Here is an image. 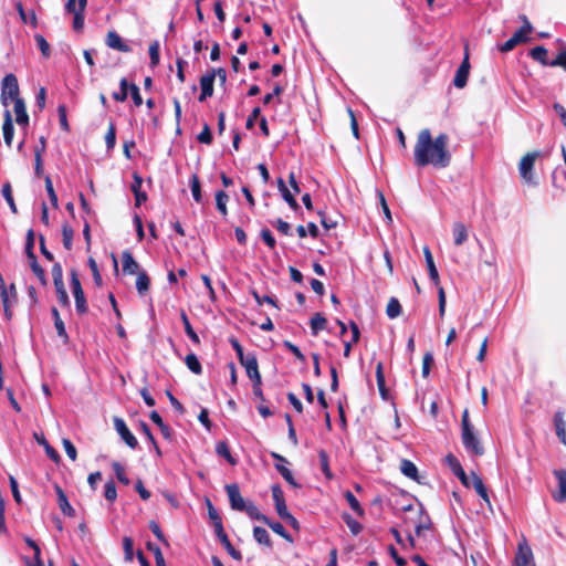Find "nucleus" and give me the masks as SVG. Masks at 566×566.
Segmentation results:
<instances>
[{
  "instance_id": "nucleus-1",
  "label": "nucleus",
  "mask_w": 566,
  "mask_h": 566,
  "mask_svg": "<svg viewBox=\"0 0 566 566\" xmlns=\"http://www.w3.org/2000/svg\"><path fill=\"white\" fill-rule=\"evenodd\" d=\"M413 163L417 167L432 165L436 168H446L451 163L449 151V136L444 133L432 138L429 128L421 129L417 135L413 148Z\"/></svg>"
},
{
  "instance_id": "nucleus-2",
  "label": "nucleus",
  "mask_w": 566,
  "mask_h": 566,
  "mask_svg": "<svg viewBox=\"0 0 566 566\" xmlns=\"http://www.w3.org/2000/svg\"><path fill=\"white\" fill-rule=\"evenodd\" d=\"M461 439L464 449L473 455L484 454V448L475 434L474 427L469 418V410L464 409L461 418Z\"/></svg>"
},
{
  "instance_id": "nucleus-3",
  "label": "nucleus",
  "mask_w": 566,
  "mask_h": 566,
  "mask_svg": "<svg viewBox=\"0 0 566 566\" xmlns=\"http://www.w3.org/2000/svg\"><path fill=\"white\" fill-rule=\"evenodd\" d=\"M423 255L426 260V264L428 268V273L431 279V281L434 283L436 286H438V300H439V315L440 317H443L446 314V293L443 287L440 285V277L438 270L434 264L433 255L428 247L423 248Z\"/></svg>"
},
{
  "instance_id": "nucleus-4",
  "label": "nucleus",
  "mask_w": 566,
  "mask_h": 566,
  "mask_svg": "<svg viewBox=\"0 0 566 566\" xmlns=\"http://www.w3.org/2000/svg\"><path fill=\"white\" fill-rule=\"evenodd\" d=\"M541 153L539 151H531V153H527L525 154L521 161H520V165H518V170H520V175L522 177V179L528 184V185H537L535 178H534V175H533V169H534V164H535V160L537 157H539Z\"/></svg>"
},
{
  "instance_id": "nucleus-5",
  "label": "nucleus",
  "mask_w": 566,
  "mask_h": 566,
  "mask_svg": "<svg viewBox=\"0 0 566 566\" xmlns=\"http://www.w3.org/2000/svg\"><path fill=\"white\" fill-rule=\"evenodd\" d=\"M71 287L75 298V308L80 315H84L88 312L84 291L82 289L81 281L75 270L71 271Z\"/></svg>"
},
{
  "instance_id": "nucleus-6",
  "label": "nucleus",
  "mask_w": 566,
  "mask_h": 566,
  "mask_svg": "<svg viewBox=\"0 0 566 566\" xmlns=\"http://www.w3.org/2000/svg\"><path fill=\"white\" fill-rule=\"evenodd\" d=\"M11 98L13 102L17 98H21L19 96V84L18 78L14 74H7L1 83V101L3 105H7V98Z\"/></svg>"
},
{
  "instance_id": "nucleus-7",
  "label": "nucleus",
  "mask_w": 566,
  "mask_h": 566,
  "mask_svg": "<svg viewBox=\"0 0 566 566\" xmlns=\"http://www.w3.org/2000/svg\"><path fill=\"white\" fill-rule=\"evenodd\" d=\"M514 566H536L532 548L525 539L518 543L517 553L514 558Z\"/></svg>"
},
{
  "instance_id": "nucleus-8",
  "label": "nucleus",
  "mask_w": 566,
  "mask_h": 566,
  "mask_svg": "<svg viewBox=\"0 0 566 566\" xmlns=\"http://www.w3.org/2000/svg\"><path fill=\"white\" fill-rule=\"evenodd\" d=\"M114 427H115L117 433L124 440V442L130 449H136L138 447V441H137L136 437L132 433V431L128 429L127 424L125 423V421L122 418H118V417L114 418Z\"/></svg>"
},
{
  "instance_id": "nucleus-9",
  "label": "nucleus",
  "mask_w": 566,
  "mask_h": 566,
  "mask_svg": "<svg viewBox=\"0 0 566 566\" xmlns=\"http://www.w3.org/2000/svg\"><path fill=\"white\" fill-rule=\"evenodd\" d=\"M226 491L231 509L239 512L243 511L248 501L242 497L239 485L237 483L227 484Z\"/></svg>"
},
{
  "instance_id": "nucleus-10",
  "label": "nucleus",
  "mask_w": 566,
  "mask_h": 566,
  "mask_svg": "<svg viewBox=\"0 0 566 566\" xmlns=\"http://www.w3.org/2000/svg\"><path fill=\"white\" fill-rule=\"evenodd\" d=\"M469 73H470L469 52H468V49H465L463 61L460 64L459 69L457 70L455 76L453 78L454 86L458 88H463L468 83Z\"/></svg>"
},
{
  "instance_id": "nucleus-11",
  "label": "nucleus",
  "mask_w": 566,
  "mask_h": 566,
  "mask_svg": "<svg viewBox=\"0 0 566 566\" xmlns=\"http://www.w3.org/2000/svg\"><path fill=\"white\" fill-rule=\"evenodd\" d=\"M247 371V376L253 384L262 382L261 374L259 371L258 359L254 354H248L244 363L241 364Z\"/></svg>"
},
{
  "instance_id": "nucleus-12",
  "label": "nucleus",
  "mask_w": 566,
  "mask_h": 566,
  "mask_svg": "<svg viewBox=\"0 0 566 566\" xmlns=\"http://www.w3.org/2000/svg\"><path fill=\"white\" fill-rule=\"evenodd\" d=\"M216 535L220 539L223 547L227 549L228 554L235 560L240 562L242 560V554L240 551L235 549L233 545L231 544L228 534L224 531L223 526H219L218 530L214 531Z\"/></svg>"
},
{
  "instance_id": "nucleus-13",
  "label": "nucleus",
  "mask_w": 566,
  "mask_h": 566,
  "mask_svg": "<svg viewBox=\"0 0 566 566\" xmlns=\"http://www.w3.org/2000/svg\"><path fill=\"white\" fill-rule=\"evenodd\" d=\"M214 74L206 73L200 77L201 93L198 97L199 102L206 101L213 95Z\"/></svg>"
},
{
  "instance_id": "nucleus-14",
  "label": "nucleus",
  "mask_w": 566,
  "mask_h": 566,
  "mask_svg": "<svg viewBox=\"0 0 566 566\" xmlns=\"http://www.w3.org/2000/svg\"><path fill=\"white\" fill-rule=\"evenodd\" d=\"M106 45L119 52L127 53L130 51L128 44H126L120 35L116 31H108L106 35Z\"/></svg>"
},
{
  "instance_id": "nucleus-15",
  "label": "nucleus",
  "mask_w": 566,
  "mask_h": 566,
  "mask_svg": "<svg viewBox=\"0 0 566 566\" xmlns=\"http://www.w3.org/2000/svg\"><path fill=\"white\" fill-rule=\"evenodd\" d=\"M122 265L123 272L126 274H137L139 271V264L134 259L132 252L129 250H125L122 252Z\"/></svg>"
},
{
  "instance_id": "nucleus-16",
  "label": "nucleus",
  "mask_w": 566,
  "mask_h": 566,
  "mask_svg": "<svg viewBox=\"0 0 566 566\" xmlns=\"http://www.w3.org/2000/svg\"><path fill=\"white\" fill-rule=\"evenodd\" d=\"M417 514L419 516V520L415 524V532L417 536H420L423 531L430 530L432 523L430 516L426 513L422 504H419L417 509Z\"/></svg>"
},
{
  "instance_id": "nucleus-17",
  "label": "nucleus",
  "mask_w": 566,
  "mask_h": 566,
  "mask_svg": "<svg viewBox=\"0 0 566 566\" xmlns=\"http://www.w3.org/2000/svg\"><path fill=\"white\" fill-rule=\"evenodd\" d=\"M55 491H56V495H57L59 507L62 511V513L69 517L75 516V510L70 504L67 496L64 493V491L61 489V486L55 485Z\"/></svg>"
},
{
  "instance_id": "nucleus-18",
  "label": "nucleus",
  "mask_w": 566,
  "mask_h": 566,
  "mask_svg": "<svg viewBox=\"0 0 566 566\" xmlns=\"http://www.w3.org/2000/svg\"><path fill=\"white\" fill-rule=\"evenodd\" d=\"M3 117L4 118H3V125H2V133H3L4 143L8 147H11L12 138H13V134H14V127L12 124V117H11L10 111L7 109L4 112Z\"/></svg>"
},
{
  "instance_id": "nucleus-19",
  "label": "nucleus",
  "mask_w": 566,
  "mask_h": 566,
  "mask_svg": "<svg viewBox=\"0 0 566 566\" xmlns=\"http://www.w3.org/2000/svg\"><path fill=\"white\" fill-rule=\"evenodd\" d=\"M51 313L54 319V326L59 337L62 339L63 344L67 345L70 343V337L66 333L64 322L62 321L57 308L52 307Z\"/></svg>"
},
{
  "instance_id": "nucleus-20",
  "label": "nucleus",
  "mask_w": 566,
  "mask_h": 566,
  "mask_svg": "<svg viewBox=\"0 0 566 566\" xmlns=\"http://www.w3.org/2000/svg\"><path fill=\"white\" fill-rule=\"evenodd\" d=\"M554 476L558 482V493L554 495L556 502L566 501V470H555Z\"/></svg>"
},
{
  "instance_id": "nucleus-21",
  "label": "nucleus",
  "mask_w": 566,
  "mask_h": 566,
  "mask_svg": "<svg viewBox=\"0 0 566 566\" xmlns=\"http://www.w3.org/2000/svg\"><path fill=\"white\" fill-rule=\"evenodd\" d=\"M277 188L283 197V199L287 202L290 208L294 211L300 209V205L297 203L294 195L289 190L284 180L282 178L277 179Z\"/></svg>"
},
{
  "instance_id": "nucleus-22",
  "label": "nucleus",
  "mask_w": 566,
  "mask_h": 566,
  "mask_svg": "<svg viewBox=\"0 0 566 566\" xmlns=\"http://www.w3.org/2000/svg\"><path fill=\"white\" fill-rule=\"evenodd\" d=\"M87 0H78L77 11L74 12L73 19V30L77 33H81L84 29V12L86 8Z\"/></svg>"
},
{
  "instance_id": "nucleus-23",
  "label": "nucleus",
  "mask_w": 566,
  "mask_h": 566,
  "mask_svg": "<svg viewBox=\"0 0 566 566\" xmlns=\"http://www.w3.org/2000/svg\"><path fill=\"white\" fill-rule=\"evenodd\" d=\"M554 426H555V431H556L557 438L564 446H566V422L564 420L563 411L555 412Z\"/></svg>"
},
{
  "instance_id": "nucleus-24",
  "label": "nucleus",
  "mask_w": 566,
  "mask_h": 566,
  "mask_svg": "<svg viewBox=\"0 0 566 566\" xmlns=\"http://www.w3.org/2000/svg\"><path fill=\"white\" fill-rule=\"evenodd\" d=\"M471 480H472V486L474 488V490L476 491V493L482 497V500L488 504L490 505L491 504V501H490V496H489V493H488V489L486 486L484 485L482 479L480 475H478L475 472H471Z\"/></svg>"
},
{
  "instance_id": "nucleus-25",
  "label": "nucleus",
  "mask_w": 566,
  "mask_h": 566,
  "mask_svg": "<svg viewBox=\"0 0 566 566\" xmlns=\"http://www.w3.org/2000/svg\"><path fill=\"white\" fill-rule=\"evenodd\" d=\"M14 103L15 122L19 125L27 126L29 124V115L22 98H17Z\"/></svg>"
},
{
  "instance_id": "nucleus-26",
  "label": "nucleus",
  "mask_w": 566,
  "mask_h": 566,
  "mask_svg": "<svg viewBox=\"0 0 566 566\" xmlns=\"http://www.w3.org/2000/svg\"><path fill=\"white\" fill-rule=\"evenodd\" d=\"M400 470L407 478L420 483L418 469L412 461L407 459L401 460Z\"/></svg>"
},
{
  "instance_id": "nucleus-27",
  "label": "nucleus",
  "mask_w": 566,
  "mask_h": 566,
  "mask_svg": "<svg viewBox=\"0 0 566 566\" xmlns=\"http://www.w3.org/2000/svg\"><path fill=\"white\" fill-rule=\"evenodd\" d=\"M453 242L457 247L462 245L469 237L468 229L462 222L453 224Z\"/></svg>"
},
{
  "instance_id": "nucleus-28",
  "label": "nucleus",
  "mask_w": 566,
  "mask_h": 566,
  "mask_svg": "<svg viewBox=\"0 0 566 566\" xmlns=\"http://www.w3.org/2000/svg\"><path fill=\"white\" fill-rule=\"evenodd\" d=\"M242 512L247 513V515L252 520H256L262 523L268 522V516L262 514L258 506L252 501L247 502Z\"/></svg>"
},
{
  "instance_id": "nucleus-29",
  "label": "nucleus",
  "mask_w": 566,
  "mask_h": 566,
  "mask_svg": "<svg viewBox=\"0 0 566 566\" xmlns=\"http://www.w3.org/2000/svg\"><path fill=\"white\" fill-rule=\"evenodd\" d=\"M310 325L312 335L316 336L321 331L326 328L327 319L321 313H315L310 321Z\"/></svg>"
},
{
  "instance_id": "nucleus-30",
  "label": "nucleus",
  "mask_w": 566,
  "mask_h": 566,
  "mask_svg": "<svg viewBox=\"0 0 566 566\" xmlns=\"http://www.w3.org/2000/svg\"><path fill=\"white\" fill-rule=\"evenodd\" d=\"M35 439H36L38 443L44 448L46 455L53 462L59 463L61 461V457H60L59 452L48 442V440L44 438V436L38 437V434H35Z\"/></svg>"
},
{
  "instance_id": "nucleus-31",
  "label": "nucleus",
  "mask_w": 566,
  "mask_h": 566,
  "mask_svg": "<svg viewBox=\"0 0 566 566\" xmlns=\"http://www.w3.org/2000/svg\"><path fill=\"white\" fill-rule=\"evenodd\" d=\"M376 380L379 394L384 399L388 396V390L386 388V380H385V374H384V365L381 361H379L376 366Z\"/></svg>"
},
{
  "instance_id": "nucleus-32",
  "label": "nucleus",
  "mask_w": 566,
  "mask_h": 566,
  "mask_svg": "<svg viewBox=\"0 0 566 566\" xmlns=\"http://www.w3.org/2000/svg\"><path fill=\"white\" fill-rule=\"evenodd\" d=\"M216 452L219 457L224 458L230 465H235L238 463L237 459L232 457L229 444L226 441H220L217 443Z\"/></svg>"
},
{
  "instance_id": "nucleus-33",
  "label": "nucleus",
  "mask_w": 566,
  "mask_h": 566,
  "mask_svg": "<svg viewBox=\"0 0 566 566\" xmlns=\"http://www.w3.org/2000/svg\"><path fill=\"white\" fill-rule=\"evenodd\" d=\"M530 55L533 60L539 62L542 65L549 66L551 61H548V52L542 46H535L530 51Z\"/></svg>"
},
{
  "instance_id": "nucleus-34",
  "label": "nucleus",
  "mask_w": 566,
  "mask_h": 566,
  "mask_svg": "<svg viewBox=\"0 0 566 566\" xmlns=\"http://www.w3.org/2000/svg\"><path fill=\"white\" fill-rule=\"evenodd\" d=\"M253 537L259 544L264 545L266 547H272V539L265 528L255 526L253 528Z\"/></svg>"
},
{
  "instance_id": "nucleus-35",
  "label": "nucleus",
  "mask_w": 566,
  "mask_h": 566,
  "mask_svg": "<svg viewBox=\"0 0 566 566\" xmlns=\"http://www.w3.org/2000/svg\"><path fill=\"white\" fill-rule=\"evenodd\" d=\"M15 9L20 15V19L23 23L28 22V19L30 20V23L33 28L38 27V18L33 10L30 11L29 14L25 13L22 2L15 3Z\"/></svg>"
},
{
  "instance_id": "nucleus-36",
  "label": "nucleus",
  "mask_w": 566,
  "mask_h": 566,
  "mask_svg": "<svg viewBox=\"0 0 566 566\" xmlns=\"http://www.w3.org/2000/svg\"><path fill=\"white\" fill-rule=\"evenodd\" d=\"M73 237H74L73 228L67 222H64L62 224V238H63V245L67 251H71L73 248Z\"/></svg>"
},
{
  "instance_id": "nucleus-37",
  "label": "nucleus",
  "mask_w": 566,
  "mask_h": 566,
  "mask_svg": "<svg viewBox=\"0 0 566 566\" xmlns=\"http://www.w3.org/2000/svg\"><path fill=\"white\" fill-rule=\"evenodd\" d=\"M318 458L321 463V469L327 480H332L334 478V474L329 468V458L327 452L324 449H321L318 451Z\"/></svg>"
},
{
  "instance_id": "nucleus-38",
  "label": "nucleus",
  "mask_w": 566,
  "mask_h": 566,
  "mask_svg": "<svg viewBox=\"0 0 566 566\" xmlns=\"http://www.w3.org/2000/svg\"><path fill=\"white\" fill-rule=\"evenodd\" d=\"M149 286H150V279H149L148 274L145 271L138 272L137 279H136V289H137L138 293L142 295L145 294L146 292H148Z\"/></svg>"
},
{
  "instance_id": "nucleus-39",
  "label": "nucleus",
  "mask_w": 566,
  "mask_h": 566,
  "mask_svg": "<svg viewBox=\"0 0 566 566\" xmlns=\"http://www.w3.org/2000/svg\"><path fill=\"white\" fill-rule=\"evenodd\" d=\"M180 318H181V322L184 324V327H185V333L188 335V337L195 343V344H199L200 343V339H199V336L198 334L193 331L191 324H190V321L186 314L185 311H181L180 313Z\"/></svg>"
},
{
  "instance_id": "nucleus-40",
  "label": "nucleus",
  "mask_w": 566,
  "mask_h": 566,
  "mask_svg": "<svg viewBox=\"0 0 566 566\" xmlns=\"http://www.w3.org/2000/svg\"><path fill=\"white\" fill-rule=\"evenodd\" d=\"M185 364L195 375L202 374V366H201L196 354H193V353L188 354L185 357Z\"/></svg>"
},
{
  "instance_id": "nucleus-41",
  "label": "nucleus",
  "mask_w": 566,
  "mask_h": 566,
  "mask_svg": "<svg viewBox=\"0 0 566 566\" xmlns=\"http://www.w3.org/2000/svg\"><path fill=\"white\" fill-rule=\"evenodd\" d=\"M229 201V196L223 191L219 190L216 192V206L218 211L223 216H228L227 203Z\"/></svg>"
},
{
  "instance_id": "nucleus-42",
  "label": "nucleus",
  "mask_w": 566,
  "mask_h": 566,
  "mask_svg": "<svg viewBox=\"0 0 566 566\" xmlns=\"http://www.w3.org/2000/svg\"><path fill=\"white\" fill-rule=\"evenodd\" d=\"M29 260V263H30V268L32 270V272L34 273V275L39 279V281L45 285L46 284V276H45V271L43 270V268L39 264L38 262V259H36V255H34V258H28Z\"/></svg>"
},
{
  "instance_id": "nucleus-43",
  "label": "nucleus",
  "mask_w": 566,
  "mask_h": 566,
  "mask_svg": "<svg viewBox=\"0 0 566 566\" xmlns=\"http://www.w3.org/2000/svg\"><path fill=\"white\" fill-rule=\"evenodd\" d=\"M1 192H2L4 200L9 205L12 213H14V214L18 213V208H17L15 201L13 199L12 188H11V185L9 181L3 184Z\"/></svg>"
},
{
  "instance_id": "nucleus-44",
  "label": "nucleus",
  "mask_w": 566,
  "mask_h": 566,
  "mask_svg": "<svg viewBox=\"0 0 566 566\" xmlns=\"http://www.w3.org/2000/svg\"><path fill=\"white\" fill-rule=\"evenodd\" d=\"M264 524L285 541L292 542L291 535L285 531L284 526L280 522H273L268 517V522H264Z\"/></svg>"
},
{
  "instance_id": "nucleus-45",
  "label": "nucleus",
  "mask_w": 566,
  "mask_h": 566,
  "mask_svg": "<svg viewBox=\"0 0 566 566\" xmlns=\"http://www.w3.org/2000/svg\"><path fill=\"white\" fill-rule=\"evenodd\" d=\"M344 496L348 503V505L350 506V509L358 515V516H364L365 514V511L364 509L361 507L360 503L358 502V500L356 499V496L350 492V491H346L344 493Z\"/></svg>"
},
{
  "instance_id": "nucleus-46",
  "label": "nucleus",
  "mask_w": 566,
  "mask_h": 566,
  "mask_svg": "<svg viewBox=\"0 0 566 566\" xmlns=\"http://www.w3.org/2000/svg\"><path fill=\"white\" fill-rule=\"evenodd\" d=\"M276 470L280 472L282 478L293 488H300V484L295 481L291 470L281 463H275Z\"/></svg>"
},
{
  "instance_id": "nucleus-47",
  "label": "nucleus",
  "mask_w": 566,
  "mask_h": 566,
  "mask_svg": "<svg viewBox=\"0 0 566 566\" xmlns=\"http://www.w3.org/2000/svg\"><path fill=\"white\" fill-rule=\"evenodd\" d=\"M402 307L396 297H391L386 307V314L389 318H396L401 314Z\"/></svg>"
},
{
  "instance_id": "nucleus-48",
  "label": "nucleus",
  "mask_w": 566,
  "mask_h": 566,
  "mask_svg": "<svg viewBox=\"0 0 566 566\" xmlns=\"http://www.w3.org/2000/svg\"><path fill=\"white\" fill-rule=\"evenodd\" d=\"M533 30V27L531 23H526V24H523L514 34H513V39H515V41L517 42V44L520 43H524V42H527L528 41V34L532 32Z\"/></svg>"
},
{
  "instance_id": "nucleus-49",
  "label": "nucleus",
  "mask_w": 566,
  "mask_h": 566,
  "mask_svg": "<svg viewBox=\"0 0 566 566\" xmlns=\"http://www.w3.org/2000/svg\"><path fill=\"white\" fill-rule=\"evenodd\" d=\"M206 504H207V509H208L209 518L212 521V524H213V527L216 531V530H218L219 526H223L222 518L209 499H206Z\"/></svg>"
},
{
  "instance_id": "nucleus-50",
  "label": "nucleus",
  "mask_w": 566,
  "mask_h": 566,
  "mask_svg": "<svg viewBox=\"0 0 566 566\" xmlns=\"http://www.w3.org/2000/svg\"><path fill=\"white\" fill-rule=\"evenodd\" d=\"M190 188H191V192H192V197H193L195 201L198 203L201 202V200H202L201 185H200V179L197 174H193L191 176Z\"/></svg>"
},
{
  "instance_id": "nucleus-51",
  "label": "nucleus",
  "mask_w": 566,
  "mask_h": 566,
  "mask_svg": "<svg viewBox=\"0 0 566 566\" xmlns=\"http://www.w3.org/2000/svg\"><path fill=\"white\" fill-rule=\"evenodd\" d=\"M342 517H343V521L348 526V528L350 530L353 535H358L361 532V530H363L361 524L358 521H356L355 518H353V516L349 513H344L342 515Z\"/></svg>"
},
{
  "instance_id": "nucleus-52",
  "label": "nucleus",
  "mask_w": 566,
  "mask_h": 566,
  "mask_svg": "<svg viewBox=\"0 0 566 566\" xmlns=\"http://www.w3.org/2000/svg\"><path fill=\"white\" fill-rule=\"evenodd\" d=\"M44 184H45V190L48 192L50 202L53 206V208L56 209L59 207V199H57V195L53 188L52 179L50 176L44 177Z\"/></svg>"
},
{
  "instance_id": "nucleus-53",
  "label": "nucleus",
  "mask_w": 566,
  "mask_h": 566,
  "mask_svg": "<svg viewBox=\"0 0 566 566\" xmlns=\"http://www.w3.org/2000/svg\"><path fill=\"white\" fill-rule=\"evenodd\" d=\"M112 468L115 472L117 480L124 485H128L130 483L129 478L126 474L125 468L119 462H113Z\"/></svg>"
},
{
  "instance_id": "nucleus-54",
  "label": "nucleus",
  "mask_w": 566,
  "mask_h": 566,
  "mask_svg": "<svg viewBox=\"0 0 566 566\" xmlns=\"http://www.w3.org/2000/svg\"><path fill=\"white\" fill-rule=\"evenodd\" d=\"M119 92H114L112 96L116 102L123 103L128 96V82L125 77L119 81Z\"/></svg>"
},
{
  "instance_id": "nucleus-55",
  "label": "nucleus",
  "mask_w": 566,
  "mask_h": 566,
  "mask_svg": "<svg viewBox=\"0 0 566 566\" xmlns=\"http://www.w3.org/2000/svg\"><path fill=\"white\" fill-rule=\"evenodd\" d=\"M105 143L108 150L113 149L116 144V126L113 122L108 124L107 132L105 134Z\"/></svg>"
},
{
  "instance_id": "nucleus-56",
  "label": "nucleus",
  "mask_w": 566,
  "mask_h": 566,
  "mask_svg": "<svg viewBox=\"0 0 566 566\" xmlns=\"http://www.w3.org/2000/svg\"><path fill=\"white\" fill-rule=\"evenodd\" d=\"M34 40L43 55V57L48 59L51 55V48L49 42L45 40V38L42 34H35Z\"/></svg>"
},
{
  "instance_id": "nucleus-57",
  "label": "nucleus",
  "mask_w": 566,
  "mask_h": 566,
  "mask_svg": "<svg viewBox=\"0 0 566 566\" xmlns=\"http://www.w3.org/2000/svg\"><path fill=\"white\" fill-rule=\"evenodd\" d=\"M146 547L148 551H150L154 554L157 566H166L165 558H164L161 549L158 545H156L151 542H148L146 544Z\"/></svg>"
},
{
  "instance_id": "nucleus-58",
  "label": "nucleus",
  "mask_w": 566,
  "mask_h": 566,
  "mask_svg": "<svg viewBox=\"0 0 566 566\" xmlns=\"http://www.w3.org/2000/svg\"><path fill=\"white\" fill-rule=\"evenodd\" d=\"M104 496L108 502H114L117 499V491L114 480H108L105 483Z\"/></svg>"
},
{
  "instance_id": "nucleus-59",
  "label": "nucleus",
  "mask_w": 566,
  "mask_h": 566,
  "mask_svg": "<svg viewBox=\"0 0 566 566\" xmlns=\"http://www.w3.org/2000/svg\"><path fill=\"white\" fill-rule=\"evenodd\" d=\"M25 254H27V258H34L35 253H34V231L32 229H30L28 232H27V238H25Z\"/></svg>"
},
{
  "instance_id": "nucleus-60",
  "label": "nucleus",
  "mask_w": 566,
  "mask_h": 566,
  "mask_svg": "<svg viewBox=\"0 0 566 566\" xmlns=\"http://www.w3.org/2000/svg\"><path fill=\"white\" fill-rule=\"evenodd\" d=\"M57 114H59L61 129L66 133L70 132V125H69L67 115H66V106L64 104L59 105Z\"/></svg>"
},
{
  "instance_id": "nucleus-61",
  "label": "nucleus",
  "mask_w": 566,
  "mask_h": 566,
  "mask_svg": "<svg viewBox=\"0 0 566 566\" xmlns=\"http://www.w3.org/2000/svg\"><path fill=\"white\" fill-rule=\"evenodd\" d=\"M283 346L289 349L294 356L295 358L301 361V363H305L306 358L304 356V354L300 350V348L293 344L292 342L290 340H284L283 342Z\"/></svg>"
},
{
  "instance_id": "nucleus-62",
  "label": "nucleus",
  "mask_w": 566,
  "mask_h": 566,
  "mask_svg": "<svg viewBox=\"0 0 566 566\" xmlns=\"http://www.w3.org/2000/svg\"><path fill=\"white\" fill-rule=\"evenodd\" d=\"M197 139L201 144L210 145L212 143V133L210 129V126L208 124H205L202 127V130L197 136Z\"/></svg>"
},
{
  "instance_id": "nucleus-63",
  "label": "nucleus",
  "mask_w": 566,
  "mask_h": 566,
  "mask_svg": "<svg viewBox=\"0 0 566 566\" xmlns=\"http://www.w3.org/2000/svg\"><path fill=\"white\" fill-rule=\"evenodd\" d=\"M54 287H55L56 297H57L59 303L64 307H69L70 298H69L67 292L65 290V286L60 285V286H54Z\"/></svg>"
},
{
  "instance_id": "nucleus-64",
  "label": "nucleus",
  "mask_w": 566,
  "mask_h": 566,
  "mask_svg": "<svg viewBox=\"0 0 566 566\" xmlns=\"http://www.w3.org/2000/svg\"><path fill=\"white\" fill-rule=\"evenodd\" d=\"M260 234H261L263 242L269 247V249L274 250L276 247V241H275L272 232L270 231V229H268V228L262 229Z\"/></svg>"
}]
</instances>
